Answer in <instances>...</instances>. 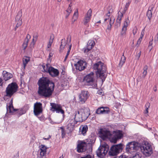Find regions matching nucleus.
<instances>
[{"instance_id":"1","label":"nucleus","mask_w":158,"mask_h":158,"mask_svg":"<svg viewBox=\"0 0 158 158\" xmlns=\"http://www.w3.org/2000/svg\"><path fill=\"white\" fill-rule=\"evenodd\" d=\"M39 86L37 91L39 95L44 98H49L54 90V83L46 77L40 78L38 81Z\"/></svg>"},{"instance_id":"2","label":"nucleus","mask_w":158,"mask_h":158,"mask_svg":"<svg viewBox=\"0 0 158 158\" xmlns=\"http://www.w3.org/2000/svg\"><path fill=\"white\" fill-rule=\"evenodd\" d=\"M93 69L94 70H97L96 75L97 77H100L103 81H105L106 76L105 73L106 72V69L103 64L101 61H99L94 65Z\"/></svg>"},{"instance_id":"3","label":"nucleus","mask_w":158,"mask_h":158,"mask_svg":"<svg viewBox=\"0 0 158 158\" xmlns=\"http://www.w3.org/2000/svg\"><path fill=\"white\" fill-rule=\"evenodd\" d=\"M18 88V85L15 82H13L9 84L6 88V95L4 96V99L5 100V97L10 98L17 91Z\"/></svg>"},{"instance_id":"4","label":"nucleus","mask_w":158,"mask_h":158,"mask_svg":"<svg viewBox=\"0 0 158 158\" xmlns=\"http://www.w3.org/2000/svg\"><path fill=\"white\" fill-rule=\"evenodd\" d=\"M83 81L87 85L90 86L92 88H95L97 86L94 77V73L93 72L85 76Z\"/></svg>"},{"instance_id":"5","label":"nucleus","mask_w":158,"mask_h":158,"mask_svg":"<svg viewBox=\"0 0 158 158\" xmlns=\"http://www.w3.org/2000/svg\"><path fill=\"white\" fill-rule=\"evenodd\" d=\"M139 149H140L141 152L146 156H149L152 153V148L147 142L142 144L140 143Z\"/></svg>"},{"instance_id":"6","label":"nucleus","mask_w":158,"mask_h":158,"mask_svg":"<svg viewBox=\"0 0 158 158\" xmlns=\"http://www.w3.org/2000/svg\"><path fill=\"white\" fill-rule=\"evenodd\" d=\"M124 147V144L121 143L113 145L110 148L109 154L110 156H116L122 152Z\"/></svg>"},{"instance_id":"7","label":"nucleus","mask_w":158,"mask_h":158,"mask_svg":"<svg viewBox=\"0 0 158 158\" xmlns=\"http://www.w3.org/2000/svg\"><path fill=\"white\" fill-rule=\"evenodd\" d=\"M140 143L138 142H129L127 144L126 149L129 152H134L139 149Z\"/></svg>"},{"instance_id":"8","label":"nucleus","mask_w":158,"mask_h":158,"mask_svg":"<svg viewBox=\"0 0 158 158\" xmlns=\"http://www.w3.org/2000/svg\"><path fill=\"white\" fill-rule=\"evenodd\" d=\"M109 149L108 145L100 146L96 151L97 155L100 158H103L108 152Z\"/></svg>"},{"instance_id":"9","label":"nucleus","mask_w":158,"mask_h":158,"mask_svg":"<svg viewBox=\"0 0 158 158\" xmlns=\"http://www.w3.org/2000/svg\"><path fill=\"white\" fill-rule=\"evenodd\" d=\"M98 134L99 137L103 140H106L111 135L110 132L105 129L101 128L98 132Z\"/></svg>"},{"instance_id":"10","label":"nucleus","mask_w":158,"mask_h":158,"mask_svg":"<svg viewBox=\"0 0 158 158\" xmlns=\"http://www.w3.org/2000/svg\"><path fill=\"white\" fill-rule=\"evenodd\" d=\"M123 137L122 131L120 130H117L114 131L113 135L110 139V141L111 143H115L118 140L121 139Z\"/></svg>"},{"instance_id":"11","label":"nucleus","mask_w":158,"mask_h":158,"mask_svg":"<svg viewBox=\"0 0 158 158\" xmlns=\"http://www.w3.org/2000/svg\"><path fill=\"white\" fill-rule=\"evenodd\" d=\"M42 104L40 102H36L34 104V114L38 117L43 112Z\"/></svg>"},{"instance_id":"12","label":"nucleus","mask_w":158,"mask_h":158,"mask_svg":"<svg viewBox=\"0 0 158 158\" xmlns=\"http://www.w3.org/2000/svg\"><path fill=\"white\" fill-rule=\"evenodd\" d=\"M74 66L77 70L80 71L84 70L87 66V63L85 61L80 60L77 63L75 64Z\"/></svg>"},{"instance_id":"13","label":"nucleus","mask_w":158,"mask_h":158,"mask_svg":"<svg viewBox=\"0 0 158 158\" xmlns=\"http://www.w3.org/2000/svg\"><path fill=\"white\" fill-rule=\"evenodd\" d=\"M50 105L51 106L50 110L51 111L53 112L56 111L57 113H60L63 114H64V111L62 109V107L60 105L51 103Z\"/></svg>"},{"instance_id":"14","label":"nucleus","mask_w":158,"mask_h":158,"mask_svg":"<svg viewBox=\"0 0 158 158\" xmlns=\"http://www.w3.org/2000/svg\"><path fill=\"white\" fill-rule=\"evenodd\" d=\"M88 144L85 142H81L77 145V151L78 152H85L87 149Z\"/></svg>"},{"instance_id":"15","label":"nucleus","mask_w":158,"mask_h":158,"mask_svg":"<svg viewBox=\"0 0 158 158\" xmlns=\"http://www.w3.org/2000/svg\"><path fill=\"white\" fill-rule=\"evenodd\" d=\"M89 96L88 91H82L79 96V100L82 103L85 102Z\"/></svg>"},{"instance_id":"16","label":"nucleus","mask_w":158,"mask_h":158,"mask_svg":"<svg viewBox=\"0 0 158 158\" xmlns=\"http://www.w3.org/2000/svg\"><path fill=\"white\" fill-rule=\"evenodd\" d=\"M80 112L84 121L86 120L90 114L89 110L87 108L80 109Z\"/></svg>"},{"instance_id":"17","label":"nucleus","mask_w":158,"mask_h":158,"mask_svg":"<svg viewBox=\"0 0 158 158\" xmlns=\"http://www.w3.org/2000/svg\"><path fill=\"white\" fill-rule=\"evenodd\" d=\"M92 10L90 9L88 11L87 14L85 16L83 20V22L84 25L87 26L88 27L89 26L88 23L89 22L91 19L92 15Z\"/></svg>"},{"instance_id":"18","label":"nucleus","mask_w":158,"mask_h":158,"mask_svg":"<svg viewBox=\"0 0 158 158\" xmlns=\"http://www.w3.org/2000/svg\"><path fill=\"white\" fill-rule=\"evenodd\" d=\"M109 109L107 107H101L98 108L96 110V113L97 114H105L110 112Z\"/></svg>"},{"instance_id":"19","label":"nucleus","mask_w":158,"mask_h":158,"mask_svg":"<svg viewBox=\"0 0 158 158\" xmlns=\"http://www.w3.org/2000/svg\"><path fill=\"white\" fill-rule=\"evenodd\" d=\"M129 23V20L128 17L125 19L124 23L123 25L122 28L121 32V35L122 36L125 35L126 34V32L127 30V27Z\"/></svg>"},{"instance_id":"20","label":"nucleus","mask_w":158,"mask_h":158,"mask_svg":"<svg viewBox=\"0 0 158 158\" xmlns=\"http://www.w3.org/2000/svg\"><path fill=\"white\" fill-rule=\"evenodd\" d=\"M41 147L40 148V155L38 156V157H39V158H46V147L43 145H41Z\"/></svg>"},{"instance_id":"21","label":"nucleus","mask_w":158,"mask_h":158,"mask_svg":"<svg viewBox=\"0 0 158 158\" xmlns=\"http://www.w3.org/2000/svg\"><path fill=\"white\" fill-rule=\"evenodd\" d=\"M94 42L93 40H89L87 43V48L83 49L84 52H87L94 46Z\"/></svg>"},{"instance_id":"22","label":"nucleus","mask_w":158,"mask_h":158,"mask_svg":"<svg viewBox=\"0 0 158 158\" xmlns=\"http://www.w3.org/2000/svg\"><path fill=\"white\" fill-rule=\"evenodd\" d=\"M48 73L52 77H55L59 75V72L58 69L52 67L50 68Z\"/></svg>"},{"instance_id":"23","label":"nucleus","mask_w":158,"mask_h":158,"mask_svg":"<svg viewBox=\"0 0 158 158\" xmlns=\"http://www.w3.org/2000/svg\"><path fill=\"white\" fill-rule=\"evenodd\" d=\"M74 117L75 121L77 122H81L84 120L83 118L80 113V111H75Z\"/></svg>"},{"instance_id":"24","label":"nucleus","mask_w":158,"mask_h":158,"mask_svg":"<svg viewBox=\"0 0 158 158\" xmlns=\"http://www.w3.org/2000/svg\"><path fill=\"white\" fill-rule=\"evenodd\" d=\"M2 74L3 79L5 81L8 80L13 77V75L11 73L5 71H3Z\"/></svg>"},{"instance_id":"25","label":"nucleus","mask_w":158,"mask_h":158,"mask_svg":"<svg viewBox=\"0 0 158 158\" xmlns=\"http://www.w3.org/2000/svg\"><path fill=\"white\" fill-rule=\"evenodd\" d=\"M88 129V127L86 125H81L79 128V133L85 135Z\"/></svg>"},{"instance_id":"26","label":"nucleus","mask_w":158,"mask_h":158,"mask_svg":"<svg viewBox=\"0 0 158 158\" xmlns=\"http://www.w3.org/2000/svg\"><path fill=\"white\" fill-rule=\"evenodd\" d=\"M154 7V5L153 4L151 5L149 7L148 9L147 12V15L149 20H150L152 17V11L153 10V9Z\"/></svg>"},{"instance_id":"27","label":"nucleus","mask_w":158,"mask_h":158,"mask_svg":"<svg viewBox=\"0 0 158 158\" xmlns=\"http://www.w3.org/2000/svg\"><path fill=\"white\" fill-rule=\"evenodd\" d=\"M115 19L114 18L111 17L110 19H109L108 18H105L104 19V22H106L108 21L109 22L110 26H108L107 29L109 30H110L111 28L112 25L113 24L114 22Z\"/></svg>"},{"instance_id":"28","label":"nucleus","mask_w":158,"mask_h":158,"mask_svg":"<svg viewBox=\"0 0 158 158\" xmlns=\"http://www.w3.org/2000/svg\"><path fill=\"white\" fill-rule=\"evenodd\" d=\"M38 35L36 34L33 36V38L32 40V41L31 42L30 44V47L31 48H33L34 46L35 43L38 37Z\"/></svg>"},{"instance_id":"29","label":"nucleus","mask_w":158,"mask_h":158,"mask_svg":"<svg viewBox=\"0 0 158 158\" xmlns=\"http://www.w3.org/2000/svg\"><path fill=\"white\" fill-rule=\"evenodd\" d=\"M22 15V10H21L18 11L17 15L15 17V20L16 22H19L21 20L22 21V19H21Z\"/></svg>"},{"instance_id":"30","label":"nucleus","mask_w":158,"mask_h":158,"mask_svg":"<svg viewBox=\"0 0 158 158\" xmlns=\"http://www.w3.org/2000/svg\"><path fill=\"white\" fill-rule=\"evenodd\" d=\"M17 110V109H15L14 108V107L13 105L9 106L8 107H7V113L12 114L13 113Z\"/></svg>"},{"instance_id":"31","label":"nucleus","mask_w":158,"mask_h":158,"mask_svg":"<svg viewBox=\"0 0 158 158\" xmlns=\"http://www.w3.org/2000/svg\"><path fill=\"white\" fill-rule=\"evenodd\" d=\"M148 66L147 65H145L143 68V71L142 72V75L141 78L143 79L146 76L147 74V70L148 69Z\"/></svg>"},{"instance_id":"32","label":"nucleus","mask_w":158,"mask_h":158,"mask_svg":"<svg viewBox=\"0 0 158 158\" xmlns=\"http://www.w3.org/2000/svg\"><path fill=\"white\" fill-rule=\"evenodd\" d=\"M66 43L65 39H62L61 40V45L60 46V52H62L65 46Z\"/></svg>"},{"instance_id":"33","label":"nucleus","mask_w":158,"mask_h":158,"mask_svg":"<svg viewBox=\"0 0 158 158\" xmlns=\"http://www.w3.org/2000/svg\"><path fill=\"white\" fill-rule=\"evenodd\" d=\"M126 60V57L124 55V54H123L120 61V62L118 64V67L120 68H121L123 64H124Z\"/></svg>"},{"instance_id":"34","label":"nucleus","mask_w":158,"mask_h":158,"mask_svg":"<svg viewBox=\"0 0 158 158\" xmlns=\"http://www.w3.org/2000/svg\"><path fill=\"white\" fill-rule=\"evenodd\" d=\"M54 38V35L53 34H52L50 36V38L49 43L48 44L47 47L48 48H50L52 45V44L53 41V40Z\"/></svg>"},{"instance_id":"35","label":"nucleus","mask_w":158,"mask_h":158,"mask_svg":"<svg viewBox=\"0 0 158 158\" xmlns=\"http://www.w3.org/2000/svg\"><path fill=\"white\" fill-rule=\"evenodd\" d=\"M123 12H122L119 11L118 12V16L116 19V21H121L122 18L123 16Z\"/></svg>"},{"instance_id":"36","label":"nucleus","mask_w":158,"mask_h":158,"mask_svg":"<svg viewBox=\"0 0 158 158\" xmlns=\"http://www.w3.org/2000/svg\"><path fill=\"white\" fill-rule=\"evenodd\" d=\"M28 41L27 39H25L24 41L22 44V48L23 49L25 50L27 47Z\"/></svg>"},{"instance_id":"37","label":"nucleus","mask_w":158,"mask_h":158,"mask_svg":"<svg viewBox=\"0 0 158 158\" xmlns=\"http://www.w3.org/2000/svg\"><path fill=\"white\" fill-rule=\"evenodd\" d=\"M30 59L28 57H27L26 58H23V62L24 65V67L25 68L27 64L29 61Z\"/></svg>"},{"instance_id":"38","label":"nucleus","mask_w":158,"mask_h":158,"mask_svg":"<svg viewBox=\"0 0 158 158\" xmlns=\"http://www.w3.org/2000/svg\"><path fill=\"white\" fill-rule=\"evenodd\" d=\"M109 8L110 9L108 10V13H107L106 15V18H108L109 19H109V18L110 15V14L113 11V9L111 7H109Z\"/></svg>"},{"instance_id":"39","label":"nucleus","mask_w":158,"mask_h":158,"mask_svg":"<svg viewBox=\"0 0 158 158\" xmlns=\"http://www.w3.org/2000/svg\"><path fill=\"white\" fill-rule=\"evenodd\" d=\"M150 106V103L148 102H147L146 103L145 105V107L146 108V110L145 111V114H148V109L149 108Z\"/></svg>"},{"instance_id":"40","label":"nucleus","mask_w":158,"mask_h":158,"mask_svg":"<svg viewBox=\"0 0 158 158\" xmlns=\"http://www.w3.org/2000/svg\"><path fill=\"white\" fill-rule=\"evenodd\" d=\"M130 3L131 2H129L128 3H126V5L125 6V7L124 8V10L123 11V13H125L126 11L127 10Z\"/></svg>"},{"instance_id":"41","label":"nucleus","mask_w":158,"mask_h":158,"mask_svg":"<svg viewBox=\"0 0 158 158\" xmlns=\"http://www.w3.org/2000/svg\"><path fill=\"white\" fill-rule=\"evenodd\" d=\"M42 66L44 70L42 71L43 72L48 73L50 69V68H47L45 65H42Z\"/></svg>"},{"instance_id":"42","label":"nucleus","mask_w":158,"mask_h":158,"mask_svg":"<svg viewBox=\"0 0 158 158\" xmlns=\"http://www.w3.org/2000/svg\"><path fill=\"white\" fill-rule=\"evenodd\" d=\"M77 122L75 121L74 123H69L68 125V128L69 127H73L75 126L76 124L77 123Z\"/></svg>"},{"instance_id":"43","label":"nucleus","mask_w":158,"mask_h":158,"mask_svg":"<svg viewBox=\"0 0 158 158\" xmlns=\"http://www.w3.org/2000/svg\"><path fill=\"white\" fill-rule=\"evenodd\" d=\"M78 17V10H77V11L76 12H75L73 14V18H75L77 19Z\"/></svg>"},{"instance_id":"44","label":"nucleus","mask_w":158,"mask_h":158,"mask_svg":"<svg viewBox=\"0 0 158 158\" xmlns=\"http://www.w3.org/2000/svg\"><path fill=\"white\" fill-rule=\"evenodd\" d=\"M117 23H116L115 27L117 28L118 27H119L121 25V21H116Z\"/></svg>"},{"instance_id":"45","label":"nucleus","mask_w":158,"mask_h":158,"mask_svg":"<svg viewBox=\"0 0 158 158\" xmlns=\"http://www.w3.org/2000/svg\"><path fill=\"white\" fill-rule=\"evenodd\" d=\"M17 24L16 25V27H18L19 26H20L22 24V22L21 20H20V21L17 22Z\"/></svg>"},{"instance_id":"46","label":"nucleus","mask_w":158,"mask_h":158,"mask_svg":"<svg viewBox=\"0 0 158 158\" xmlns=\"http://www.w3.org/2000/svg\"><path fill=\"white\" fill-rule=\"evenodd\" d=\"M17 24L16 25V27H18L19 26H20L22 24V22L21 20H20V21L17 22Z\"/></svg>"},{"instance_id":"47","label":"nucleus","mask_w":158,"mask_h":158,"mask_svg":"<svg viewBox=\"0 0 158 158\" xmlns=\"http://www.w3.org/2000/svg\"><path fill=\"white\" fill-rule=\"evenodd\" d=\"M141 54V52L140 51L136 55V58L137 60H139Z\"/></svg>"},{"instance_id":"48","label":"nucleus","mask_w":158,"mask_h":158,"mask_svg":"<svg viewBox=\"0 0 158 158\" xmlns=\"http://www.w3.org/2000/svg\"><path fill=\"white\" fill-rule=\"evenodd\" d=\"M137 29L136 27H135L133 30V33L135 35L137 32Z\"/></svg>"},{"instance_id":"49","label":"nucleus","mask_w":158,"mask_h":158,"mask_svg":"<svg viewBox=\"0 0 158 158\" xmlns=\"http://www.w3.org/2000/svg\"><path fill=\"white\" fill-rule=\"evenodd\" d=\"M65 135V132L64 130L62 129L61 131V135L62 138H63Z\"/></svg>"},{"instance_id":"50","label":"nucleus","mask_w":158,"mask_h":158,"mask_svg":"<svg viewBox=\"0 0 158 158\" xmlns=\"http://www.w3.org/2000/svg\"><path fill=\"white\" fill-rule=\"evenodd\" d=\"M81 158H91V156L90 155H87L85 156L84 157H81Z\"/></svg>"},{"instance_id":"51","label":"nucleus","mask_w":158,"mask_h":158,"mask_svg":"<svg viewBox=\"0 0 158 158\" xmlns=\"http://www.w3.org/2000/svg\"><path fill=\"white\" fill-rule=\"evenodd\" d=\"M72 10V9H71V7H69L66 10V12H69L71 13Z\"/></svg>"},{"instance_id":"52","label":"nucleus","mask_w":158,"mask_h":158,"mask_svg":"<svg viewBox=\"0 0 158 158\" xmlns=\"http://www.w3.org/2000/svg\"><path fill=\"white\" fill-rule=\"evenodd\" d=\"M118 158H127V156L125 155H122L119 156Z\"/></svg>"},{"instance_id":"53","label":"nucleus","mask_w":158,"mask_h":158,"mask_svg":"<svg viewBox=\"0 0 158 158\" xmlns=\"http://www.w3.org/2000/svg\"><path fill=\"white\" fill-rule=\"evenodd\" d=\"M67 40L68 41H69V43L71 42V37L70 35H68L67 38Z\"/></svg>"},{"instance_id":"54","label":"nucleus","mask_w":158,"mask_h":158,"mask_svg":"<svg viewBox=\"0 0 158 158\" xmlns=\"http://www.w3.org/2000/svg\"><path fill=\"white\" fill-rule=\"evenodd\" d=\"M141 40H142L141 38H139L137 41V44H140L141 42Z\"/></svg>"},{"instance_id":"55","label":"nucleus","mask_w":158,"mask_h":158,"mask_svg":"<svg viewBox=\"0 0 158 158\" xmlns=\"http://www.w3.org/2000/svg\"><path fill=\"white\" fill-rule=\"evenodd\" d=\"M31 38V36L29 34H28L27 35L26 38L25 39H27L28 40V41L29 42V40Z\"/></svg>"},{"instance_id":"56","label":"nucleus","mask_w":158,"mask_h":158,"mask_svg":"<svg viewBox=\"0 0 158 158\" xmlns=\"http://www.w3.org/2000/svg\"><path fill=\"white\" fill-rule=\"evenodd\" d=\"M66 13H67L65 15V18L67 19L68 18V17L71 13L69 12H66Z\"/></svg>"},{"instance_id":"57","label":"nucleus","mask_w":158,"mask_h":158,"mask_svg":"<svg viewBox=\"0 0 158 158\" xmlns=\"http://www.w3.org/2000/svg\"><path fill=\"white\" fill-rule=\"evenodd\" d=\"M152 41L153 40H152V41H150L148 46L149 47H150L152 46Z\"/></svg>"},{"instance_id":"58","label":"nucleus","mask_w":158,"mask_h":158,"mask_svg":"<svg viewBox=\"0 0 158 158\" xmlns=\"http://www.w3.org/2000/svg\"><path fill=\"white\" fill-rule=\"evenodd\" d=\"M46 67L47 68H51V67H52L50 65V64H48V63H47L46 64Z\"/></svg>"},{"instance_id":"59","label":"nucleus","mask_w":158,"mask_h":158,"mask_svg":"<svg viewBox=\"0 0 158 158\" xmlns=\"http://www.w3.org/2000/svg\"><path fill=\"white\" fill-rule=\"evenodd\" d=\"M72 46V45L71 44H69V49H68V51H69V52H70V51L71 50Z\"/></svg>"},{"instance_id":"60","label":"nucleus","mask_w":158,"mask_h":158,"mask_svg":"<svg viewBox=\"0 0 158 158\" xmlns=\"http://www.w3.org/2000/svg\"><path fill=\"white\" fill-rule=\"evenodd\" d=\"M72 46V45L71 44H69V49H68V51H69V52H70V51L71 50Z\"/></svg>"},{"instance_id":"61","label":"nucleus","mask_w":158,"mask_h":158,"mask_svg":"<svg viewBox=\"0 0 158 158\" xmlns=\"http://www.w3.org/2000/svg\"><path fill=\"white\" fill-rule=\"evenodd\" d=\"M48 120L50 121V123L52 124H54V123L53 122L51 119V118H49L48 119Z\"/></svg>"},{"instance_id":"62","label":"nucleus","mask_w":158,"mask_h":158,"mask_svg":"<svg viewBox=\"0 0 158 158\" xmlns=\"http://www.w3.org/2000/svg\"><path fill=\"white\" fill-rule=\"evenodd\" d=\"M10 105L9 106H12L13 105V98H12L10 102L9 103Z\"/></svg>"},{"instance_id":"63","label":"nucleus","mask_w":158,"mask_h":158,"mask_svg":"<svg viewBox=\"0 0 158 158\" xmlns=\"http://www.w3.org/2000/svg\"><path fill=\"white\" fill-rule=\"evenodd\" d=\"M39 119L40 120H41V121H43L44 120V117L43 116H41V117H38Z\"/></svg>"},{"instance_id":"64","label":"nucleus","mask_w":158,"mask_h":158,"mask_svg":"<svg viewBox=\"0 0 158 158\" xmlns=\"http://www.w3.org/2000/svg\"><path fill=\"white\" fill-rule=\"evenodd\" d=\"M51 136L49 135L48 137L47 138H44L43 139L45 140H48L51 138Z\"/></svg>"}]
</instances>
